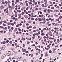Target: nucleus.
Instances as JSON below:
<instances>
[{"instance_id":"37","label":"nucleus","mask_w":62,"mask_h":62,"mask_svg":"<svg viewBox=\"0 0 62 62\" xmlns=\"http://www.w3.org/2000/svg\"><path fill=\"white\" fill-rule=\"evenodd\" d=\"M28 7H27L26 8V10H28Z\"/></svg>"},{"instance_id":"19","label":"nucleus","mask_w":62,"mask_h":62,"mask_svg":"<svg viewBox=\"0 0 62 62\" xmlns=\"http://www.w3.org/2000/svg\"><path fill=\"white\" fill-rule=\"evenodd\" d=\"M54 19H51V21L52 22V21H54Z\"/></svg>"},{"instance_id":"33","label":"nucleus","mask_w":62,"mask_h":62,"mask_svg":"<svg viewBox=\"0 0 62 62\" xmlns=\"http://www.w3.org/2000/svg\"><path fill=\"white\" fill-rule=\"evenodd\" d=\"M24 62H26V60L24 59L23 60Z\"/></svg>"},{"instance_id":"39","label":"nucleus","mask_w":62,"mask_h":62,"mask_svg":"<svg viewBox=\"0 0 62 62\" xmlns=\"http://www.w3.org/2000/svg\"><path fill=\"white\" fill-rule=\"evenodd\" d=\"M47 47H48L49 49H50V46H49V45H48L47 46Z\"/></svg>"},{"instance_id":"46","label":"nucleus","mask_w":62,"mask_h":62,"mask_svg":"<svg viewBox=\"0 0 62 62\" xmlns=\"http://www.w3.org/2000/svg\"><path fill=\"white\" fill-rule=\"evenodd\" d=\"M32 39H35V36H33L32 37Z\"/></svg>"},{"instance_id":"8","label":"nucleus","mask_w":62,"mask_h":62,"mask_svg":"<svg viewBox=\"0 0 62 62\" xmlns=\"http://www.w3.org/2000/svg\"><path fill=\"white\" fill-rule=\"evenodd\" d=\"M20 5L21 6H22V5H23V3L22 2H20Z\"/></svg>"},{"instance_id":"9","label":"nucleus","mask_w":62,"mask_h":62,"mask_svg":"<svg viewBox=\"0 0 62 62\" xmlns=\"http://www.w3.org/2000/svg\"><path fill=\"white\" fill-rule=\"evenodd\" d=\"M46 10H47V9H45V10H44V12H47V11H46Z\"/></svg>"},{"instance_id":"62","label":"nucleus","mask_w":62,"mask_h":62,"mask_svg":"<svg viewBox=\"0 0 62 62\" xmlns=\"http://www.w3.org/2000/svg\"><path fill=\"white\" fill-rule=\"evenodd\" d=\"M62 12V10H60V12Z\"/></svg>"},{"instance_id":"15","label":"nucleus","mask_w":62,"mask_h":62,"mask_svg":"<svg viewBox=\"0 0 62 62\" xmlns=\"http://www.w3.org/2000/svg\"><path fill=\"white\" fill-rule=\"evenodd\" d=\"M38 20H39V21H41V18H38Z\"/></svg>"},{"instance_id":"3","label":"nucleus","mask_w":62,"mask_h":62,"mask_svg":"<svg viewBox=\"0 0 62 62\" xmlns=\"http://www.w3.org/2000/svg\"><path fill=\"white\" fill-rule=\"evenodd\" d=\"M56 50V48H54L53 50V52H54L55 51V50Z\"/></svg>"},{"instance_id":"63","label":"nucleus","mask_w":62,"mask_h":62,"mask_svg":"<svg viewBox=\"0 0 62 62\" xmlns=\"http://www.w3.org/2000/svg\"><path fill=\"white\" fill-rule=\"evenodd\" d=\"M53 4H55V2H53Z\"/></svg>"},{"instance_id":"21","label":"nucleus","mask_w":62,"mask_h":62,"mask_svg":"<svg viewBox=\"0 0 62 62\" xmlns=\"http://www.w3.org/2000/svg\"><path fill=\"white\" fill-rule=\"evenodd\" d=\"M56 8L58 9H59V6H57L56 7Z\"/></svg>"},{"instance_id":"53","label":"nucleus","mask_w":62,"mask_h":62,"mask_svg":"<svg viewBox=\"0 0 62 62\" xmlns=\"http://www.w3.org/2000/svg\"><path fill=\"white\" fill-rule=\"evenodd\" d=\"M56 2L57 3L58 2V0H56Z\"/></svg>"},{"instance_id":"23","label":"nucleus","mask_w":62,"mask_h":62,"mask_svg":"<svg viewBox=\"0 0 62 62\" xmlns=\"http://www.w3.org/2000/svg\"><path fill=\"white\" fill-rule=\"evenodd\" d=\"M47 54V53H46V52L45 53V56H47V54Z\"/></svg>"},{"instance_id":"57","label":"nucleus","mask_w":62,"mask_h":62,"mask_svg":"<svg viewBox=\"0 0 62 62\" xmlns=\"http://www.w3.org/2000/svg\"><path fill=\"white\" fill-rule=\"evenodd\" d=\"M16 35H18V32L17 31L16 32Z\"/></svg>"},{"instance_id":"44","label":"nucleus","mask_w":62,"mask_h":62,"mask_svg":"<svg viewBox=\"0 0 62 62\" xmlns=\"http://www.w3.org/2000/svg\"><path fill=\"white\" fill-rule=\"evenodd\" d=\"M7 24L8 25H10L9 23V22H8L7 23Z\"/></svg>"},{"instance_id":"54","label":"nucleus","mask_w":62,"mask_h":62,"mask_svg":"<svg viewBox=\"0 0 62 62\" xmlns=\"http://www.w3.org/2000/svg\"><path fill=\"white\" fill-rule=\"evenodd\" d=\"M36 35V34L34 33L33 35V36H35Z\"/></svg>"},{"instance_id":"42","label":"nucleus","mask_w":62,"mask_h":62,"mask_svg":"<svg viewBox=\"0 0 62 62\" xmlns=\"http://www.w3.org/2000/svg\"><path fill=\"white\" fill-rule=\"evenodd\" d=\"M49 53H52V51H51V50H49Z\"/></svg>"},{"instance_id":"59","label":"nucleus","mask_w":62,"mask_h":62,"mask_svg":"<svg viewBox=\"0 0 62 62\" xmlns=\"http://www.w3.org/2000/svg\"><path fill=\"white\" fill-rule=\"evenodd\" d=\"M12 3H14V0H12Z\"/></svg>"},{"instance_id":"55","label":"nucleus","mask_w":62,"mask_h":62,"mask_svg":"<svg viewBox=\"0 0 62 62\" xmlns=\"http://www.w3.org/2000/svg\"><path fill=\"white\" fill-rule=\"evenodd\" d=\"M18 15L19 16H21V15L20 14H18Z\"/></svg>"},{"instance_id":"60","label":"nucleus","mask_w":62,"mask_h":62,"mask_svg":"<svg viewBox=\"0 0 62 62\" xmlns=\"http://www.w3.org/2000/svg\"><path fill=\"white\" fill-rule=\"evenodd\" d=\"M31 20H34V18H32L31 19Z\"/></svg>"},{"instance_id":"17","label":"nucleus","mask_w":62,"mask_h":62,"mask_svg":"<svg viewBox=\"0 0 62 62\" xmlns=\"http://www.w3.org/2000/svg\"><path fill=\"white\" fill-rule=\"evenodd\" d=\"M9 42V40H7L6 41V42H7V43H8Z\"/></svg>"},{"instance_id":"4","label":"nucleus","mask_w":62,"mask_h":62,"mask_svg":"<svg viewBox=\"0 0 62 62\" xmlns=\"http://www.w3.org/2000/svg\"><path fill=\"white\" fill-rule=\"evenodd\" d=\"M57 41L58 43H59V42H60V40L59 39H58L57 40Z\"/></svg>"},{"instance_id":"36","label":"nucleus","mask_w":62,"mask_h":62,"mask_svg":"<svg viewBox=\"0 0 62 62\" xmlns=\"http://www.w3.org/2000/svg\"><path fill=\"white\" fill-rule=\"evenodd\" d=\"M29 27L30 28H31L32 27V26H29Z\"/></svg>"},{"instance_id":"64","label":"nucleus","mask_w":62,"mask_h":62,"mask_svg":"<svg viewBox=\"0 0 62 62\" xmlns=\"http://www.w3.org/2000/svg\"><path fill=\"white\" fill-rule=\"evenodd\" d=\"M54 42H55V41H56V39H54Z\"/></svg>"},{"instance_id":"18","label":"nucleus","mask_w":62,"mask_h":62,"mask_svg":"<svg viewBox=\"0 0 62 62\" xmlns=\"http://www.w3.org/2000/svg\"><path fill=\"white\" fill-rule=\"evenodd\" d=\"M33 29H36V27L35 26L33 27Z\"/></svg>"},{"instance_id":"43","label":"nucleus","mask_w":62,"mask_h":62,"mask_svg":"<svg viewBox=\"0 0 62 62\" xmlns=\"http://www.w3.org/2000/svg\"><path fill=\"white\" fill-rule=\"evenodd\" d=\"M3 44H5L6 43V42L5 41H4L3 42Z\"/></svg>"},{"instance_id":"22","label":"nucleus","mask_w":62,"mask_h":62,"mask_svg":"<svg viewBox=\"0 0 62 62\" xmlns=\"http://www.w3.org/2000/svg\"><path fill=\"white\" fill-rule=\"evenodd\" d=\"M8 29H10V26H8Z\"/></svg>"},{"instance_id":"34","label":"nucleus","mask_w":62,"mask_h":62,"mask_svg":"<svg viewBox=\"0 0 62 62\" xmlns=\"http://www.w3.org/2000/svg\"><path fill=\"white\" fill-rule=\"evenodd\" d=\"M3 26H6V25L5 24H4V23H3Z\"/></svg>"},{"instance_id":"5","label":"nucleus","mask_w":62,"mask_h":62,"mask_svg":"<svg viewBox=\"0 0 62 62\" xmlns=\"http://www.w3.org/2000/svg\"><path fill=\"white\" fill-rule=\"evenodd\" d=\"M55 12H59V11L57 10H55Z\"/></svg>"},{"instance_id":"1","label":"nucleus","mask_w":62,"mask_h":62,"mask_svg":"<svg viewBox=\"0 0 62 62\" xmlns=\"http://www.w3.org/2000/svg\"><path fill=\"white\" fill-rule=\"evenodd\" d=\"M10 49L11 50H12V51H13L14 53L15 52V49L14 48L12 47L10 48Z\"/></svg>"},{"instance_id":"41","label":"nucleus","mask_w":62,"mask_h":62,"mask_svg":"<svg viewBox=\"0 0 62 62\" xmlns=\"http://www.w3.org/2000/svg\"><path fill=\"white\" fill-rule=\"evenodd\" d=\"M41 35L42 36H44V34L43 33H42L41 34Z\"/></svg>"},{"instance_id":"45","label":"nucleus","mask_w":62,"mask_h":62,"mask_svg":"<svg viewBox=\"0 0 62 62\" xmlns=\"http://www.w3.org/2000/svg\"><path fill=\"white\" fill-rule=\"evenodd\" d=\"M16 2H19V0H16Z\"/></svg>"},{"instance_id":"38","label":"nucleus","mask_w":62,"mask_h":62,"mask_svg":"<svg viewBox=\"0 0 62 62\" xmlns=\"http://www.w3.org/2000/svg\"><path fill=\"white\" fill-rule=\"evenodd\" d=\"M55 24V23H52V24L53 25H54V24Z\"/></svg>"},{"instance_id":"32","label":"nucleus","mask_w":62,"mask_h":62,"mask_svg":"<svg viewBox=\"0 0 62 62\" xmlns=\"http://www.w3.org/2000/svg\"><path fill=\"white\" fill-rule=\"evenodd\" d=\"M4 32V31H0V32L1 33H3V32Z\"/></svg>"},{"instance_id":"30","label":"nucleus","mask_w":62,"mask_h":62,"mask_svg":"<svg viewBox=\"0 0 62 62\" xmlns=\"http://www.w3.org/2000/svg\"><path fill=\"white\" fill-rule=\"evenodd\" d=\"M8 6H9V8H11V6H10L9 5H8Z\"/></svg>"},{"instance_id":"10","label":"nucleus","mask_w":62,"mask_h":62,"mask_svg":"<svg viewBox=\"0 0 62 62\" xmlns=\"http://www.w3.org/2000/svg\"><path fill=\"white\" fill-rule=\"evenodd\" d=\"M54 29L55 30H57V29H59V28H56L55 27L54 28Z\"/></svg>"},{"instance_id":"50","label":"nucleus","mask_w":62,"mask_h":62,"mask_svg":"<svg viewBox=\"0 0 62 62\" xmlns=\"http://www.w3.org/2000/svg\"><path fill=\"white\" fill-rule=\"evenodd\" d=\"M62 6V5L61 4H59V6H60V7H61Z\"/></svg>"},{"instance_id":"26","label":"nucleus","mask_w":62,"mask_h":62,"mask_svg":"<svg viewBox=\"0 0 62 62\" xmlns=\"http://www.w3.org/2000/svg\"><path fill=\"white\" fill-rule=\"evenodd\" d=\"M30 12H31V11H28V13H30Z\"/></svg>"},{"instance_id":"24","label":"nucleus","mask_w":62,"mask_h":62,"mask_svg":"<svg viewBox=\"0 0 62 62\" xmlns=\"http://www.w3.org/2000/svg\"><path fill=\"white\" fill-rule=\"evenodd\" d=\"M9 32H12V30L11 29H9Z\"/></svg>"},{"instance_id":"52","label":"nucleus","mask_w":62,"mask_h":62,"mask_svg":"<svg viewBox=\"0 0 62 62\" xmlns=\"http://www.w3.org/2000/svg\"><path fill=\"white\" fill-rule=\"evenodd\" d=\"M14 29V28H13V27H12L11 28V29L12 30H13Z\"/></svg>"},{"instance_id":"51","label":"nucleus","mask_w":62,"mask_h":62,"mask_svg":"<svg viewBox=\"0 0 62 62\" xmlns=\"http://www.w3.org/2000/svg\"><path fill=\"white\" fill-rule=\"evenodd\" d=\"M57 31L55 30L54 31V33H55Z\"/></svg>"},{"instance_id":"48","label":"nucleus","mask_w":62,"mask_h":62,"mask_svg":"<svg viewBox=\"0 0 62 62\" xmlns=\"http://www.w3.org/2000/svg\"><path fill=\"white\" fill-rule=\"evenodd\" d=\"M38 9L37 8H36L35 9V10H38Z\"/></svg>"},{"instance_id":"49","label":"nucleus","mask_w":62,"mask_h":62,"mask_svg":"<svg viewBox=\"0 0 62 62\" xmlns=\"http://www.w3.org/2000/svg\"><path fill=\"white\" fill-rule=\"evenodd\" d=\"M16 47H19V45H17L16 46Z\"/></svg>"},{"instance_id":"25","label":"nucleus","mask_w":62,"mask_h":62,"mask_svg":"<svg viewBox=\"0 0 62 62\" xmlns=\"http://www.w3.org/2000/svg\"><path fill=\"white\" fill-rule=\"evenodd\" d=\"M5 58V57H6V55L5 54H4L2 55Z\"/></svg>"},{"instance_id":"27","label":"nucleus","mask_w":62,"mask_h":62,"mask_svg":"<svg viewBox=\"0 0 62 62\" xmlns=\"http://www.w3.org/2000/svg\"><path fill=\"white\" fill-rule=\"evenodd\" d=\"M24 12H22V14L23 15H24Z\"/></svg>"},{"instance_id":"13","label":"nucleus","mask_w":62,"mask_h":62,"mask_svg":"<svg viewBox=\"0 0 62 62\" xmlns=\"http://www.w3.org/2000/svg\"><path fill=\"white\" fill-rule=\"evenodd\" d=\"M16 27H18V26L19 27L20 26V25L19 24L17 25H16Z\"/></svg>"},{"instance_id":"20","label":"nucleus","mask_w":62,"mask_h":62,"mask_svg":"<svg viewBox=\"0 0 62 62\" xmlns=\"http://www.w3.org/2000/svg\"><path fill=\"white\" fill-rule=\"evenodd\" d=\"M5 4H7L8 3V2L6 1H5Z\"/></svg>"},{"instance_id":"6","label":"nucleus","mask_w":62,"mask_h":62,"mask_svg":"<svg viewBox=\"0 0 62 62\" xmlns=\"http://www.w3.org/2000/svg\"><path fill=\"white\" fill-rule=\"evenodd\" d=\"M61 18H62V16H60V17H59V19H61Z\"/></svg>"},{"instance_id":"12","label":"nucleus","mask_w":62,"mask_h":62,"mask_svg":"<svg viewBox=\"0 0 62 62\" xmlns=\"http://www.w3.org/2000/svg\"><path fill=\"white\" fill-rule=\"evenodd\" d=\"M22 50L23 51V52H25V51H24V49L23 48H22Z\"/></svg>"},{"instance_id":"16","label":"nucleus","mask_w":62,"mask_h":62,"mask_svg":"<svg viewBox=\"0 0 62 62\" xmlns=\"http://www.w3.org/2000/svg\"><path fill=\"white\" fill-rule=\"evenodd\" d=\"M18 61H20V58H18L17 59Z\"/></svg>"},{"instance_id":"28","label":"nucleus","mask_w":62,"mask_h":62,"mask_svg":"<svg viewBox=\"0 0 62 62\" xmlns=\"http://www.w3.org/2000/svg\"><path fill=\"white\" fill-rule=\"evenodd\" d=\"M36 32V31L35 30H33V32Z\"/></svg>"},{"instance_id":"11","label":"nucleus","mask_w":62,"mask_h":62,"mask_svg":"<svg viewBox=\"0 0 62 62\" xmlns=\"http://www.w3.org/2000/svg\"><path fill=\"white\" fill-rule=\"evenodd\" d=\"M51 8L52 9H54V7H51Z\"/></svg>"},{"instance_id":"7","label":"nucleus","mask_w":62,"mask_h":62,"mask_svg":"<svg viewBox=\"0 0 62 62\" xmlns=\"http://www.w3.org/2000/svg\"><path fill=\"white\" fill-rule=\"evenodd\" d=\"M7 55H8V56H9L10 55V54L9 53H7L6 54Z\"/></svg>"},{"instance_id":"61","label":"nucleus","mask_w":62,"mask_h":62,"mask_svg":"<svg viewBox=\"0 0 62 62\" xmlns=\"http://www.w3.org/2000/svg\"><path fill=\"white\" fill-rule=\"evenodd\" d=\"M15 17H16V18L17 17V15H15Z\"/></svg>"},{"instance_id":"35","label":"nucleus","mask_w":62,"mask_h":62,"mask_svg":"<svg viewBox=\"0 0 62 62\" xmlns=\"http://www.w3.org/2000/svg\"><path fill=\"white\" fill-rule=\"evenodd\" d=\"M41 32L42 33L43 32V30H42Z\"/></svg>"},{"instance_id":"40","label":"nucleus","mask_w":62,"mask_h":62,"mask_svg":"<svg viewBox=\"0 0 62 62\" xmlns=\"http://www.w3.org/2000/svg\"><path fill=\"white\" fill-rule=\"evenodd\" d=\"M42 7H44V4H43L42 5Z\"/></svg>"},{"instance_id":"14","label":"nucleus","mask_w":62,"mask_h":62,"mask_svg":"<svg viewBox=\"0 0 62 62\" xmlns=\"http://www.w3.org/2000/svg\"><path fill=\"white\" fill-rule=\"evenodd\" d=\"M11 25L12 26H14V24L13 23H12V24H11Z\"/></svg>"},{"instance_id":"29","label":"nucleus","mask_w":62,"mask_h":62,"mask_svg":"<svg viewBox=\"0 0 62 62\" xmlns=\"http://www.w3.org/2000/svg\"><path fill=\"white\" fill-rule=\"evenodd\" d=\"M29 4L30 5H32V2H29Z\"/></svg>"},{"instance_id":"56","label":"nucleus","mask_w":62,"mask_h":62,"mask_svg":"<svg viewBox=\"0 0 62 62\" xmlns=\"http://www.w3.org/2000/svg\"><path fill=\"white\" fill-rule=\"evenodd\" d=\"M10 22H12V20H10Z\"/></svg>"},{"instance_id":"58","label":"nucleus","mask_w":62,"mask_h":62,"mask_svg":"<svg viewBox=\"0 0 62 62\" xmlns=\"http://www.w3.org/2000/svg\"><path fill=\"white\" fill-rule=\"evenodd\" d=\"M23 27H25V25H23Z\"/></svg>"},{"instance_id":"2","label":"nucleus","mask_w":62,"mask_h":62,"mask_svg":"<svg viewBox=\"0 0 62 62\" xmlns=\"http://www.w3.org/2000/svg\"><path fill=\"white\" fill-rule=\"evenodd\" d=\"M50 10L49 9H47V12L48 13H50Z\"/></svg>"},{"instance_id":"47","label":"nucleus","mask_w":62,"mask_h":62,"mask_svg":"<svg viewBox=\"0 0 62 62\" xmlns=\"http://www.w3.org/2000/svg\"><path fill=\"white\" fill-rule=\"evenodd\" d=\"M4 58V57L3 56H2L1 57V59H3V58Z\"/></svg>"},{"instance_id":"31","label":"nucleus","mask_w":62,"mask_h":62,"mask_svg":"<svg viewBox=\"0 0 62 62\" xmlns=\"http://www.w3.org/2000/svg\"><path fill=\"white\" fill-rule=\"evenodd\" d=\"M3 22L4 23H6V22H7V21L6 20H4L3 21Z\"/></svg>"}]
</instances>
